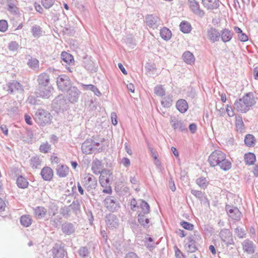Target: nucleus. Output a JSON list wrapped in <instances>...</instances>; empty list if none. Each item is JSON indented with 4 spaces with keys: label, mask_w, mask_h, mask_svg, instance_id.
Returning a JSON list of instances; mask_svg holds the SVG:
<instances>
[{
    "label": "nucleus",
    "mask_w": 258,
    "mask_h": 258,
    "mask_svg": "<svg viewBox=\"0 0 258 258\" xmlns=\"http://www.w3.org/2000/svg\"><path fill=\"white\" fill-rule=\"evenodd\" d=\"M208 162L211 167L219 165L220 168L227 171L231 168V162L226 159V155L220 150L213 151L208 158Z\"/></svg>",
    "instance_id": "1"
},
{
    "label": "nucleus",
    "mask_w": 258,
    "mask_h": 258,
    "mask_svg": "<svg viewBox=\"0 0 258 258\" xmlns=\"http://www.w3.org/2000/svg\"><path fill=\"white\" fill-rule=\"evenodd\" d=\"M52 116L48 111L43 109H39L36 112L34 118L36 122L40 126H45L51 123Z\"/></svg>",
    "instance_id": "2"
},
{
    "label": "nucleus",
    "mask_w": 258,
    "mask_h": 258,
    "mask_svg": "<svg viewBox=\"0 0 258 258\" xmlns=\"http://www.w3.org/2000/svg\"><path fill=\"white\" fill-rule=\"evenodd\" d=\"M8 87L9 93L16 95L19 101L23 99L24 90L22 84L16 80H12L8 83Z\"/></svg>",
    "instance_id": "3"
},
{
    "label": "nucleus",
    "mask_w": 258,
    "mask_h": 258,
    "mask_svg": "<svg viewBox=\"0 0 258 258\" xmlns=\"http://www.w3.org/2000/svg\"><path fill=\"white\" fill-rule=\"evenodd\" d=\"M65 244L61 241L55 243L51 250L53 258H68Z\"/></svg>",
    "instance_id": "4"
},
{
    "label": "nucleus",
    "mask_w": 258,
    "mask_h": 258,
    "mask_svg": "<svg viewBox=\"0 0 258 258\" xmlns=\"http://www.w3.org/2000/svg\"><path fill=\"white\" fill-rule=\"evenodd\" d=\"M104 204L106 209L111 212L118 211L120 207L118 198L114 196H107L104 200Z\"/></svg>",
    "instance_id": "5"
},
{
    "label": "nucleus",
    "mask_w": 258,
    "mask_h": 258,
    "mask_svg": "<svg viewBox=\"0 0 258 258\" xmlns=\"http://www.w3.org/2000/svg\"><path fill=\"white\" fill-rule=\"evenodd\" d=\"M56 84L58 89L63 92L67 91L72 86L69 77L64 75H59L57 78Z\"/></svg>",
    "instance_id": "6"
},
{
    "label": "nucleus",
    "mask_w": 258,
    "mask_h": 258,
    "mask_svg": "<svg viewBox=\"0 0 258 258\" xmlns=\"http://www.w3.org/2000/svg\"><path fill=\"white\" fill-rule=\"evenodd\" d=\"M83 186L88 191L95 189L97 186V181L96 178L92 174H88L83 180Z\"/></svg>",
    "instance_id": "7"
},
{
    "label": "nucleus",
    "mask_w": 258,
    "mask_h": 258,
    "mask_svg": "<svg viewBox=\"0 0 258 258\" xmlns=\"http://www.w3.org/2000/svg\"><path fill=\"white\" fill-rule=\"evenodd\" d=\"M145 22L147 26L153 29H157L160 25V19L157 16L147 15L145 17Z\"/></svg>",
    "instance_id": "8"
},
{
    "label": "nucleus",
    "mask_w": 258,
    "mask_h": 258,
    "mask_svg": "<svg viewBox=\"0 0 258 258\" xmlns=\"http://www.w3.org/2000/svg\"><path fill=\"white\" fill-rule=\"evenodd\" d=\"M53 90L51 85L37 87L36 91V94L37 97H41L43 98H48Z\"/></svg>",
    "instance_id": "9"
},
{
    "label": "nucleus",
    "mask_w": 258,
    "mask_h": 258,
    "mask_svg": "<svg viewBox=\"0 0 258 258\" xmlns=\"http://www.w3.org/2000/svg\"><path fill=\"white\" fill-rule=\"evenodd\" d=\"M219 236L222 241L224 242L227 246L234 244V242L232 237V233L228 229H223L219 233Z\"/></svg>",
    "instance_id": "10"
},
{
    "label": "nucleus",
    "mask_w": 258,
    "mask_h": 258,
    "mask_svg": "<svg viewBox=\"0 0 258 258\" xmlns=\"http://www.w3.org/2000/svg\"><path fill=\"white\" fill-rule=\"evenodd\" d=\"M188 4L190 10L196 15L203 17L205 15V12L203 10L200 9L199 2L196 0H188Z\"/></svg>",
    "instance_id": "11"
},
{
    "label": "nucleus",
    "mask_w": 258,
    "mask_h": 258,
    "mask_svg": "<svg viewBox=\"0 0 258 258\" xmlns=\"http://www.w3.org/2000/svg\"><path fill=\"white\" fill-rule=\"evenodd\" d=\"M66 92L68 99L70 102L75 103L78 101L81 92L76 87L72 86Z\"/></svg>",
    "instance_id": "12"
},
{
    "label": "nucleus",
    "mask_w": 258,
    "mask_h": 258,
    "mask_svg": "<svg viewBox=\"0 0 258 258\" xmlns=\"http://www.w3.org/2000/svg\"><path fill=\"white\" fill-rule=\"evenodd\" d=\"M225 209L228 216L234 220L238 221L240 219L241 213L236 207L226 205Z\"/></svg>",
    "instance_id": "13"
},
{
    "label": "nucleus",
    "mask_w": 258,
    "mask_h": 258,
    "mask_svg": "<svg viewBox=\"0 0 258 258\" xmlns=\"http://www.w3.org/2000/svg\"><path fill=\"white\" fill-rule=\"evenodd\" d=\"M201 3L207 10L218 9L221 3L219 0H201Z\"/></svg>",
    "instance_id": "14"
},
{
    "label": "nucleus",
    "mask_w": 258,
    "mask_h": 258,
    "mask_svg": "<svg viewBox=\"0 0 258 258\" xmlns=\"http://www.w3.org/2000/svg\"><path fill=\"white\" fill-rule=\"evenodd\" d=\"M171 126L174 130H178L180 132L187 131V128L183 125L182 120H178L175 117L171 116L170 119Z\"/></svg>",
    "instance_id": "15"
},
{
    "label": "nucleus",
    "mask_w": 258,
    "mask_h": 258,
    "mask_svg": "<svg viewBox=\"0 0 258 258\" xmlns=\"http://www.w3.org/2000/svg\"><path fill=\"white\" fill-rule=\"evenodd\" d=\"M105 221L109 228H116L118 225V219L114 214L107 215L105 218Z\"/></svg>",
    "instance_id": "16"
},
{
    "label": "nucleus",
    "mask_w": 258,
    "mask_h": 258,
    "mask_svg": "<svg viewBox=\"0 0 258 258\" xmlns=\"http://www.w3.org/2000/svg\"><path fill=\"white\" fill-rule=\"evenodd\" d=\"M61 231L66 235H71L76 231L75 225L71 222H66L61 225Z\"/></svg>",
    "instance_id": "17"
},
{
    "label": "nucleus",
    "mask_w": 258,
    "mask_h": 258,
    "mask_svg": "<svg viewBox=\"0 0 258 258\" xmlns=\"http://www.w3.org/2000/svg\"><path fill=\"white\" fill-rule=\"evenodd\" d=\"M34 217L37 220H40L45 217L47 214V209L42 206L33 208Z\"/></svg>",
    "instance_id": "18"
},
{
    "label": "nucleus",
    "mask_w": 258,
    "mask_h": 258,
    "mask_svg": "<svg viewBox=\"0 0 258 258\" xmlns=\"http://www.w3.org/2000/svg\"><path fill=\"white\" fill-rule=\"evenodd\" d=\"M82 151L83 153L87 155L91 154L95 149L93 148V142L92 139L86 140L82 145Z\"/></svg>",
    "instance_id": "19"
},
{
    "label": "nucleus",
    "mask_w": 258,
    "mask_h": 258,
    "mask_svg": "<svg viewBox=\"0 0 258 258\" xmlns=\"http://www.w3.org/2000/svg\"><path fill=\"white\" fill-rule=\"evenodd\" d=\"M207 35L209 39L213 42H217L220 37V33L215 28L210 27L207 30Z\"/></svg>",
    "instance_id": "20"
},
{
    "label": "nucleus",
    "mask_w": 258,
    "mask_h": 258,
    "mask_svg": "<svg viewBox=\"0 0 258 258\" xmlns=\"http://www.w3.org/2000/svg\"><path fill=\"white\" fill-rule=\"evenodd\" d=\"M26 59H28L27 65L33 71H38L39 69V61L34 57H33L30 55H26Z\"/></svg>",
    "instance_id": "21"
},
{
    "label": "nucleus",
    "mask_w": 258,
    "mask_h": 258,
    "mask_svg": "<svg viewBox=\"0 0 258 258\" xmlns=\"http://www.w3.org/2000/svg\"><path fill=\"white\" fill-rule=\"evenodd\" d=\"M40 174L44 180L50 181L53 177V171L50 167L46 166L42 169Z\"/></svg>",
    "instance_id": "22"
},
{
    "label": "nucleus",
    "mask_w": 258,
    "mask_h": 258,
    "mask_svg": "<svg viewBox=\"0 0 258 258\" xmlns=\"http://www.w3.org/2000/svg\"><path fill=\"white\" fill-rule=\"evenodd\" d=\"M50 78L49 75L45 73L40 74L37 78L38 83L37 87L51 85L50 84Z\"/></svg>",
    "instance_id": "23"
},
{
    "label": "nucleus",
    "mask_w": 258,
    "mask_h": 258,
    "mask_svg": "<svg viewBox=\"0 0 258 258\" xmlns=\"http://www.w3.org/2000/svg\"><path fill=\"white\" fill-rule=\"evenodd\" d=\"M243 249L247 253L251 254L255 251V246L252 241L249 239L245 240L242 243Z\"/></svg>",
    "instance_id": "24"
},
{
    "label": "nucleus",
    "mask_w": 258,
    "mask_h": 258,
    "mask_svg": "<svg viewBox=\"0 0 258 258\" xmlns=\"http://www.w3.org/2000/svg\"><path fill=\"white\" fill-rule=\"evenodd\" d=\"M241 99L244 101V103L246 105V107L249 108V109L250 107L255 103L253 94L251 92L246 93Z\"/></svg>",
    "instance_id": "25"
},
{
    "label": "nucleus",
    "mask_w": 258,
    "mask_h": 258,
    "mask_svg": "<svg viewBox=\"0 0 258 258\" xmlns=\"http://www.w3.org/2000/svg\"><path fill=\"white\" fill-rule=\"evenodd\" d=\"M233 35V32L228 29H223L220 33V37L223 42H227L230 41Z\"/></svg>",
    "instance_id": "26"
},
{
    "label": "nucleus",
    "mask_w": 258,
    "mask_h": 258,
    "mask_svg": "<svg viewBox=\"0 0 258 258\" xmlns=\"http://www.w3.org/2000/svg\"><path fill=\"white\" fill-rule=\"evenodd\" d=\"M176 107L180 113H184L187 110L188 105L185 99H181L176 102Z\"/></svg>",
    "instance_id": "27"
},
{
    "label": "nucleus",
    "mask_w": 258,
    "mask_h": 258,
    "mask_svg": "<svg viewBox=\"0 0 258 258\" xmlns=\"http://www.w3.org/2000/svg\"><path fill=\"white\" fill-rule=\"evenodd\" d=\"M53 104L56 105L55 107L56 108H63L66 104V99L62 95H59L53 100Z\"/></svg>",
    "instance_id": "28"
},
{
    "label": "nucleus",
    "mask_w": 258,
    "mask_h": 258,
    "mask_svg": "<svg viewBox=\"0 0 258 258\" xmlns=\"http://www.w3.org/2000/svg\"><path fill=\"white\" fill-rule=\"evenodd\" d=\"M234 108L239 112L245 113L249 110V108L244 103V101L241 99L236 100L234 103Z\"/></svg>",
    "instance_id": "29"
},
{
    "label": "nucleus",
    "mask_w": 258,
    "mask_h": 258,
    "mask_svg": "<svg viewBox=\"0 0 258 258\" xmlns=\"http://www.w3.org/2000/svg\"><path fill=\"white\" fill-rule=\"evenodd\" d=\"M83 63L85 68L90 72H96L97 67H96L94 62L90 58H85Z\"/></svg>",
    "instance_id": "30"
},
{
    "label": "nucleus",
    "mask_w": 258,
    "mask_h": 258,
    "mask_svg": "<svg viewBox=\"0 0 258 258\" xmlns=\"http://www.w3.org/2000/svg\"><path fill=\"white\" fill-rule=\"evenodd\" d=\"M102 168L103 165L101 161L96 158L93 161L92 165V170L93 173L96 174H99L103 170Z\"/></svg>",
    "instance_id": "31"
},
{
    "label": "nucleus",
    "mask_w": 258,
    "mask_h": 258,
    "mask_svg": "<svg viewBox=\"0 0 258 258\" xmlns=\"http://www.w3.org/2000/svg\"><path fill=\"white\" fill-rule=\"evenodd\" d=\"M138 222L145 228L150 227V219L146 217V215L139 214L138 216Z\"/></svg>",
    "instance_id": "32"
},
{
    "label": "nucleus",
    "mask_w": 258,
    "mask_h": 258,
    "mask_svg": "<svg viewBox=\"0 0 258 258\" xmlns=\"http://www.w3.org/2000/svg\"><path fill=\"white\" fill-rule=\"evenodd\" d=\"M182 58L184 62L189 64L193 63L195 60L194 55L189 51H186L183 53Z\"/></svg>",
    "instance_id": "33"
},
{
    "label": "nucleus",
    "mask_w": 258,
    "mask_h": 258,
    "mask_svg": "<svg viewBox=\"0 0 258 258\" xmlns=\"http://www.w3.org/2000/svg\"><path fill=\"white\" fill-rule=\"evenodd\" d=\"M16 183L19 188H26L28 186L29 182L27 178L22 175H20L17 179Z\"/></svg>",
    "instance_id": "34"
},
{
    "label": "nucleus",
    "mask_w": 258,
    "mask_h": 258,
    "mask_svg": "<svg viewBox=\"0 0 258 258\" xmlns=\"http://www.w3.org/2000/svg\"><path fill=\"white\" fill-rule=\"evenodd\" d=\"M140 207L142 209V211L139 214H142V215H147L150 213V207L148 203L143 200H140Z\"/></svg>",
    "instance_id": "35"
},
{
    "label": "nucleus",
    "mask_w": 258,
    "mask_h": 258,
    "mask_svg": "<svg viewBox=\"0 0 258 258\" xmlns=\"http://www.w3.org/2000/svg\"><path fill=\"white\" fill-rule=\"evenodd\" d=\"M56 171L59 177H64L68 174L69 168L66 165H61L58 166Z\"/></svg>",
    "instance_id": "36"
},
{
    "label": "nucleus",
    "mask_w": 258,
    "mask_h": 258,
    "mask_svg": "<svg viewBox=\"0 0 258 258\" xmlns=\"http://www.w3.org/2000/svg\"><path fill=\"white\" fill-rule=\"evenodd\" d=\"M32 222V219L29 215H24L20 218V223L24 227L30 226Z\"/></svg>",
    "instance_id": "37"
},
{
    "label": "nucleus",
    "mask_w": 258,
    "mask_h": 258,
    "mask_svg": "<svg viewBox=\"0 0 258 258\" xmlns=\"http://www.w3.org/2000/svg\"><path fill=\"white\" fill-rule=\"evenodd\" d=\"M69 207L70 211L72 210L75 215H77L81 211V205L78 200L74 201Z\"/></svg>",
    "instance_id": "38"
},
{
    "label": "nucleus",
    "mask_w": 258,
    "mask_h": 258,
    "mask_svg": "<svg viewBox=\"0 0 258 258\" xmlns=\"http://www.w3.org/2000/svg\"><path fill=\"white\" fill-rule=\"evenodd\" d=\"M160 34L162 38L165 40H169L172 35L171 31L166 27L161 29Z\"/></svg>",
    "instance_id": "39"
},
{
    "label": "nucleus",
    "mask_w": 258,
    "mask_h": 258,
    "mask_svg": "<svg viewBox=\"0 0 258 258\" xmlns=\"http://www.w3.org/2000/svg\"><path fill=\"white\" fill-rule=\"evenodd\" d=\"M61 59L66 64H70L74 60L73 56L66 51H63L61 54Z\"/></svg>",
    "instance_id": "40"
},
{
    "label": "nucleus",
    "mask_w": 258,
    "mask_h": 258,
    "mask_svg": "<svg viewBox=\"0 0 258 258\" xmlns=\"http://www.w3.org/2000/svg\"><path fill=\"white\" fill-rule=\"evenodd\" d=\"M8 7V10L14 14H17L18 12V8L16 6L17 2L16 0H9L7 3Z\"/></svg>",
    "instance_id": "41"
},
{
    "label": "nucleus",
    "mask_w": 258,
    "mask_h": 258,
    "mask_svg": "<svg viewBox=\"0 0 258 258\" xmlns=\"http://www.w3.org/2000/svg\"><path fill=\"white\" fill-rule=\"evenodd\" d=\"M41 164V160L38 156L32 157L30 159V165L33 168H39Z\"/></svg>",
    "instance_id": "42"
},
{
    "label": "nucleus",
    "mask_w": 258,
    "mask_h": 258,
    "mask_svg": "<svg viewBox=\"0 0 258 258\" xmlns=\"http://www.w3.org/2000/svg\"><path fill=\"white\" fill-rule=\"evenodd\" d=\"M244 161L247 165H252L255 161V155L252 153L245 154L244 156Z\"/></svg>",
    "instance_id": "43"
},
{
    "label": "nucleus",
    "mask_w": 258,
    "mask_h": 258,
    "mask_svg": "<svg viewBox=\"0 0 258 258\" xmlns=\"http://www.w3.org/2000/svg\"><path fill=\"white\" fill-rule=\"evenodd\" d=\"M82 86L86 90L92 91L97 96H99L101 95L100 92L99 91L98 88L94 85H92V84L85 85V84H82Z\"/></svg>",
    "instance_id": "44"
},
{
    "label": "nucleus",
    "mask_w": 258,
    "mask_h": 258,
    "mask_svg": "<svg viewBox=\"0 0 258 258\" xmlns=\"http://www.w3.org/2000/svg\"><path fill=\"white\" fill-rule=\"evenodd\" d=\"M180 30L184 33H188L191 31V25L186 21H182L180 25Z\"/></svg>",
    "instance_id": "45"
},
{
    "label": "nucleus",
    "mask_w": 258,
    "mask_h": 258,
    "mask_svg": "<svg viewBox=\"0 0 258 258\" xmlns=\"http://www.w3.org/2000/svg\"><path fill=\"white\" fill-rule=\"evenodd\" d=\"M89 253V248L87 246H81L78 250L79 255L81 258H88Z\"/></svg>",
    "instance_id": "46"
},
{
    "label": "nucleus",
    "mask_w": 258,
    "mask_h": 258,
    "mask_svg": "<svg viewBox=\"0 0 258 258\" xmlns=\"http://www.w3.org/2000/svg\"><path fill=\"white\" fill-rule=\"evenodd\" d=\"M196 183L201 188L205 189L209 184V181L206 177H201L197 179Z\"/></svg>",
    "instance_id": "47"
},
{
    "label": "nucleus",
    "mask_w": 258,
    "mask_h": 258,
    "mask_svg": "<svg viewBox=\"0 0 258 258\" xmlns=\"http://www.w3.org/2000/svg\"><path fill=\"white\" fill-rule=\"evenodd\" d=\"M255 138L251 135H247L244 139L245 144L248 147H252L254 145Z\"/></svg>",
    "instance_id": "48"
},
{
    "label": "nucleus",
    "mask_w": 258,
    "mask_h": 258,
    "mask_svg": "<svg viewBox=\"0 0 258 258\" xmlns=\"http://www.w3.org/2000/svg\"><path fill=\"white\" fill-rule=\"evenodd\" d=\"M99 174H100L99 177V182L101 186L104 187L105 184L104 181L105 180V179L108 176V174H110V170L108 169H103Z\"/></svg>",
    "instance_id": "49"
},
{
    "label": "nucleus",
    "mask_w": 258,
    "mask_h": 258,
    "mask_svg": "<svg viewBox=\"0 0 258 258\" xmlns=\"http://www.w3.org/2000/svg\"><path fill=\"white\" fill-rule=\"evenodd\" d=\"M172 96L169 95L162 99L161 104L164 107H170L172 105Z\"/></svg>",
    "instance_id": "50"
},
{
    "label": "nucleus",
    "mask_w": 258,
    "mask_h": 258,
    "mask_svg": "<svg viewBox=\"0 0 258 258\" xmlns=\"http://www.w3.org/2000/svg\"><path fill=\"white\" fill-rule=\"evenodd\" d=\"M51 149V145L48 142L42 143L39 147V151L43 153H47Z\"/></svg>",
    "instance_id": "51"
},
{
    "label": "nucleus",
    "mask_w": 258,
    "mask_h": 258,
    "mask_svg": "<svg viewBox=\"0 0 258 258\" xmlns=\"http://www.w3.org/2000/svg\"><path fill=\"white\" fill-rule=\"evenodd\" d=\"M235 125L237 130L240 132H242L244 126V123L242 121V117L238 116L236 118Z\"/></svg>",
    "instance_id": "52"
},
{
    "label": "nucleus",
    "mask_w": 258,
    "mask_h": 258,
    "mask_svg": "<svg viewBox=\"0 0 258 258\" xmlns=\"http://www.w3.org/2000/svg\"><path fill=\"white\" fill-rule=\"evenodd\" d=\"M32 33L35 37H38L41 35V30L40 26L35 25L32 28Z\"/></svg>",
    "instance_id": "53"
},
{
    "label": "nucleus",
    "mask_w": 258,
    "mask_h": 258,
    "mask_svg": "<svg viewBox=\"0 0 258 258\" xmlns=\"http://www.w3.org/2000/svg\"><path fill=\"white\" fill-rule=\"evenodd\" d=\"M60 213L63 216L69 217L71 216V211L69 206H65L60 210Z\"/></svg>",
    "instance_id": "54"
},
{
    "label": "nucleus",
    "mask_w": 258,
    "mask_h": 258,
    "mask_svg": "<svg viewBox=\"0 0 258 258\" xmlns=\"http://www.w3.org/2000/svg\"><path fill=\"white\" fill-rule=\"evenodd\" d=\"M154 93L158 96L162 97L165 94V91L161 86H157L154 88Z\"/></svg>",
    "instance_id": "55"
},
{
    "label": "nucleus",
    "mask_w": 258,
    "mask_h": 258,
    "mask_svg": "<svg viewBox=\"0 0 258 258\" xmlns=\"http://www.w3.org/2000/svg\"><path fill=\"white\" fill-rule=\"evenodd\" d=\"M185 248L188 252L192 253L197 250V247L195 243H186L185 245Z\"/></svg>",
    "instance_id": "56"
},
{
    "label": "nucleus",
    "mask_w": 258,
    "mask_h": 258,
    "mask_svg": "<svg viewBox=\"0 0 258 258\" xmlns=\"http://www.w3.org/2000/svg\"><path fill=\"white\" fill-rule=\"evenodd\" d=\"M19 47L18 42L15 41H12L9 42L8 44V48L10 51H16Z\"/></svg>",
    "instance_id": "57"
},
{
    "label": "nucleus",
    "mask_w": 258,
    "mask_h": 258,
    "mask_svg": "<svg viewBox=\"0 0 258 258\" xmlns=\"http://www.w3.org/2000/svg\"><path fill=\"white\" fill-rule=\"evenodd\" d=\"M54 3V0H41V3L45 9H49Z\"/></svg>",
    "instance_id": "58"
},
{
    "label": "nucleus",
    "mask_w": 258,
    "mask_h": 258,
    "mask_svg": "<svg viewBox=\"0 0 258 258\" xmlns=\"http://www.w3.org/2000/svg\"><path fill=\"white\" fill-rule=\"evenodd\" d=\"M8 22L5 20H0V31L5 32L8 30Z\"/></svg>",
    "instance_id": "59"
},
{
    "label": "nucleus",
    "mask_w": 258,
    "mask_h": 258,
    "mask_svg": "<svg viewBox=\"0 0 258 258\" xmlns=\"http://www.w3.org/2000/svg\"><path fill=\"white\" fill-rule=\"evenodd\" d=\"M180 225L184 229L188 230H191L194 228V225L185 221L180 222Z\"/></svg>",
    "instance_id": "60"
},
{
    "label": "nucleus",
    "mask_w": 258,
    "mask_h": 258,
    "mask_svg": "<svg viewBox=\"0 0 258 258\" xmlns=\"http://www.w3.org/2000/svg\"><path fill=\"white\" fill-rule=\"evenodd\" d=\"M191 193L199 200H201L204 196V193L201 190L191 189Z\"/></svg>",
    "instance_id": "61"
},
{
    "label": "nucleus",
    "mask_w": 258,
    "mask_h": 258,
    "mask_svg": "<svg viewBox=\"0 0 258 258\" xmlns=\"http://www.w3.org/2000/svg\"><path fill=\"white\" fill-rule=\"evenodd\" d=\"M235 234L239 238H243L245 233L241 228L237 227L235 230Z\"/></svg>",
    "instance_id": "62"
},
{
    "label": "nucleus",
    "mask_w": 258,
    "mask_h": 258,
    "mask_svg": "<svg viewBox=\"0 0 258 258\" xmlns=\"http://www.w3.org/2000/svg\"><path fill=\"white\" fill-rule=\"evenodd\" d=\"M26 135L27 136V141L28 142L31 141L33 138V133L32 131L30 129H26Z\"/></svg>",
    "instance_id": "63"
},
{
    "label": "nucleus",
    "mask_w": 258,
    "mask_h": 258,
    "mask_svg": "<svg viewBox=\"0 0 258 258\" xmlns=\"http://www.w3.org/2000/svg\"><path fill=\"white\" fill-rule=\"evenodd\" d=\"M124 258H140L139 256L134 252H129L126 253Z\"/></svg>",
    "instance_id": "64"
}]
</instances>
